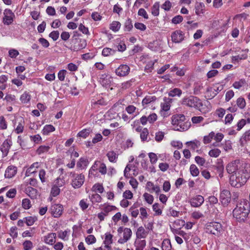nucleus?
<instances>
[{
    "label": "nucleus",
    "instance_id": "864d4df0",
    "mask_svg": "<svg viewBox=\"0 0 250 250\" xmlns=\"http://www.w3.org/2000/svg\"><path fill=\"white\" fill-rule=\"evenodd\" d=\"M151 13L154 16H157L159 14V4L155 2L152 7Z\"/></svg>",
    "mask_w": 250,
    "mask_h": 250
},
{
    "label": "nucleus",
    "instance_id": "ea45409f",
    "mask_svg": "<svg viewBox=\"0 0 250 250\" xmlns=\"http://www.w3.org/2000/svg\"><path fill=\"white\" fill-rule=\"evenodd\" d=\"M133 28V23L132 20L130 18H127L124 24V30L125 31H130Z\"/></svg>",
    "mask_w": 250,
    "mask_h": 250
},
{
    "label": "nucleus",
    "instance_id": "5fc2aeb1",
    "mask_svg": "<svg viewBox=\"0 0 250 250\" xmlns=\"http://www.w3.org/2000/svg\"><path fill=\"white\" fill-rule=\"evenodd\" d=\"M39 176L42 183H44L46 181L47 176L45 170L43 169H41L39 171Z\"/></svg>",
    "mask_w": 250,
    "mask_h": 250
},
{
    "label": "nucleus",
    "instance_id": "f03ea898",
    "mask_svg": "<svg viewBox=\"0 0 250 250\" xmlns=\"http://www.w3.org/2000/svg\"><path fill=\"white\" fill-rule=\"evenodd\" d=\"M249 177L250 174L247 170H240L230 176L229 183L232 187L239 188L246 183Z\"/></svg>",
    "mask_w": 250,
    "mask_h": 250
},
{
    "label": "nucleus",
    "instance_id": "6ab92c4d",
    "mask_svg": "<svg viewBox=\"0 0 250 250\" xmlns=\"http://www.w3.org/2000/svg\"><path fill=\"white\" fill-rule=\"evenodd\" d=\"M147 46L150 50L154 52L161 51L162 49L161 43L157 40L150 42Z\"/></svg>",
    "mask_w": 250,
    "mask_h": 250
},
{
    "label": "nucleus",
    "instance_id": "f704fd0d",
    "mask_svg": "<svg viewBox=\"0 0 250 250\" xmlns=\"http://www.w3.org/2000/svg\"><path fill=\"white\" fill-rule=\"evenodd\" d=\"M116 52V50L108 47H105L102 50V55L104 57H108L114 55Z\"/></svg>",
    "mask_w": 250,
    "mask_h": 250
},
{
    "label": "nucleus",
    "instance_id": "7ed1b4c3",
    "mask_svg": "<svg viewBox=\"0 0 250 250\" xmlns=\"http://www.w3.org/2000/svg\"><path fill=\"white\" fill-rule=\"evenodd\" d=\"M206 232L217 237L221 236L224 232V228L221 223L218 222H211L206 225Z\"/></svg>",
    "mask_w": 250,
    "mask_h": 250
},
{
    "label": "nucleus",
    "instance_id": "13d9d810",
    "mask_svg": "<svg viewBox=\"0 0 250 250\" xmlns=\"http://www.w3.org/2000/svg\"><path fill=\"white\" fill-rule=\"evenodd\" d=\"M68 231L67 230H64V231L61 230L58 232V236L60 238H61V239H62L64 241L67 240L68 239Z\"/></svg>",
    "mask_w": 250,
    "mask_h": 250
},
{
    "label": "nucleus",
    "instance_id": "a211bd4d",
    "mask_svg": "<svg viewBox=\"0 0 250 250\" xmlns=\"http://www.w3.org/2000/svg\"><path fill=\"white\" fill-rule=\"evenodd\" d=\"M12 145V142L10 140L6 139L4 141L0 147V150L4 156H7Z\"/></svg>",
    "mask_w": 250,
    "mask_h": 250
},
{
    "label": "nucleus",
    "instance_id": "9d476101",
    "mask_svg": "<svg viewBox=\"0 0 250 250\" xmlns=\"http://www.w3.org/2000/svg\"><path fill=\"white\" fill-rule=\"evenodd\" d=\"M4 17L2 19V22L4 24L9 25L12 23L15 18V14L9 9H6L3 12Z\"/></svg>",
    "mask_w": 250,
    "mask_h": 250
},
{
    "label": "nucleus",
    "instance_id": "bf43d9fd",
    "mask_svg": "<svg viewBox=\"0 0 250 250\" xmlns=\"http://www.w3.org/2000/svg\"><path fill=\"white\" fill-rule=\"evenodd\" d=\"M236 104L240 108L243 109L246 106L245 99L242 97L238 98L236 101Z\"/></svg>",
    "mask_w": 250,
    "mask_h": 250
},
{
    "label": "nucleus",
    "instance_id": "680f3d73",
    "mask_svg": "<svg viewBox=\"0 0 250 250\" xmlns=\"http://www.w3.org/2000/svg\"><path fill=\"white\" fill-rule=\"evenodd\" d=\"M54 126H44L42 131L44 135H48L49 133L55 130Z\"/></svg>",
    "mask_w": 250,
    "mask_h": 250
},
{
    "label": "nucleus",
    "instance_id": "09e8293b",
    "mask_svg": "<svg viewBox=\"0 0 250 250\" xmlns=\"http://www.w3.org/2000/svg\"><path fill=\"white\" fill-rule=\"evenodd\" d=\"M189 170L190 174L193 177H196L199 174V169L195 165H191L190 166Z\"/></svg>",
    "mask_w": 250,
    "mask_h": 250
},
{
    "label": "nucleus",
    "instance_id": "6e6552de",
    "mask_svg": "<svg viewBox=\"0 0 250 250\" xmlns=\"http://www.w3.org/2000/svg\"><path fill=\"white\" fill-rule=\"evenodd\" d=\"M87 45L85 40L83 39H71V46L69 49L73 51L77 52L85 48Z\"/></svg>",
    "mask_w": 250,
    "mask_h": 250
},
{
    "label": "nucleus",
    "instance_id": "39448f33",
    "mask_svg": "<svg viewBox=\"0 0 250 250\" xmlns=\"http://www.w3.org/2000/svg\"><path fill=\"white\" fill-rule=\"evenodd\" d=\"M117 232L120 237L118 242L121 244H123L130 240L132 234V230L130 228L123 227H120L117 229Z\"/></svg>",
    "mask_w": 250,
    "mask_h": 250
},
{
    "label": "nucleus",
    "instance_id": "c9c22d12",
    "mask_svg": "<svg viewBox=\"0 0 250 250\" xmlns=\"http://www.w3.org/2000/svg\"><path fill=\"white\" fill-rule=\"evenodd\" d=\"M135 79H131L130 80L125 82L121 83V88L123 90H125L130 87L132 84L135 82Z\"/></svg>",
    "mask_w": 250,
    "mask_h": 250
},
{
    "label": "nucleus",
    "instance_id": "49530a36",
    "mask_svg": "<svg viewBox=\"0 0 250 250\" xmlns=\"http://www.w3.org/2000/svg\"><path fill=\"white\" fill-rule=\"evenodd\" d=\"M26 225L28 226L33 225L37 221V217L36 216H28L24 218Z\"/></svg>",
    "mask_w": 250,
    "mask_h": 250
},
{
    "label": "nucleus",
    "instance_id": "052dcab7",
    "mask_svg": "<svg viewBox=\"0 0 250 250\" xmlns=\"http://www.w3.org/2000/svg\"><path fill=\"white\" fill-rule=\"evenodd\" d=\"M143 196L144 197L145 201L147 203H148L149 204H152L153 200H154V198L152 195H151L148 193H145L143 194Z\"/></svg>",
    "mask_w": 250,
    "mask_h": 250
},
{
    "label": "nucleus",
    "instance_id": "8fccbe9b",
    "mask_svg": "<svg viewBox=\"0 0 250 250\" xmlns=\"http://www.w3.org/2000/svg\"><path fill=\"white\" fill-rule=\"evenodd\" d=\"M112 238L113 235L111 234L110 233H106L105 234V238L104 241V244H107L110 246L113 242Z\"/></svg>",
    "mask_w": 250,
    "mask_h": 250
},
{
    "label": "nucleus",
    "instance_id": "79ce46f5",
    "mask_svg": "<svg viewBox=\"0 0 250 250\" xmlns=\"http://www.w3.org/2000/svg\"><path fill=\"white\" fill-rule=\"evenodd\" d=\"M121 24L119 21H113L110 25L109 28L114 32L118 31L121 27Z\"/></svg>",
    "mask_w": 250,
    "mask_h": 250
},
{
    "label": "nucleus",
    "instance_id": "6e6d98bb",
    "mask_svg": "<svg viewBox=\"0 0 250 250\" xmlns=\"http://www.w3.org/2000/svg\"><path fill=\"white\" fill-rule=\"evenodd\" d=\"M156 99L155 96H147L143 99L142 103L143 105H146Z\"/></svg>",
    "mask_w": 250,
    "mask_h": 250
},
{
    "label": "nucleus",
    "instance_id": "3c124183",
    "mask_svg": "<svg viewBox=\"0 0 250 250\" xmlns=\"http://www.w3.org/2000/svg\"><path fill=\"white\" fill-rule=\"evenodd\" d=\"M134 245L135 248L144 249L146 246V241L145 240H136L135 241Z\"/></svg>",
    "mask_w": 250,
    "mask_h": 250
},
{
    "label": "nucleus",
    "instance_id": "774afa93",
    "mask_svg": "<svg viewBox=\"0 0 250 250\" xmlns=\"http://www.w3.org/2000/svg\"><path fill=\"white\" fill-rule=\"evenodd\" d=\"M22 245L24 250H30L33 247L32 242L29 240L24 241Z\"/></svg>",
    "mask_w": 250,
    "mask_h": 250
},
{
    "label": "nucleus",
    "instance_id": "ddd939ff",
    "mask_svg": "<svg viewBox=\"0 0 250 250\" xmlns=\"http://www.w3.org/2000/svg\"><path fill=\"white\" fill-rule=\"evenodd\" d=\"M130 68L127 64H122L115 69V74L119 77L127 76L130 72Z\"/></svg>",
    "mask_w": 250,
    "mask_h": 250
},
{
    "label": "nucleus",
    "instance_id": "f257e3e1",
    "mask_svg": "<svg viewBox=\"0 0 250 250\" xmlns=\"http://www.w3.org/2000/svg\"><path fill=\"white\" fill-rule=\"evenodd\" d=\"M250 212V201L241 199L233 210V216L238 222H244Z\"/></svg>",
    "mask_w": 250,
    "mask_h": 250
},
{
    "label": "nucleus",
    "instance_id": "4be33fe9",
    "mask_svg": "<svg viewBox=\"0 0 250 250\" xmlns=\"http://www.w3.org/2000/svg\"><path fill=\"white\" fill-rule=\"evenodd\" d=\"M17 167L13 166H10L6 168L4 176L5 178H11L14 176L17 173Z\"/></svg>",
    "mask_w": 250,
    "mask_h": 250
},
{
    "label": "nucleus",
    "instance_id": "cd10ccee",
    "mask_svg": "<svg viewBox=\"0 0 250 250\" xmlns=\"http://www.w3.org/2000/svg\"><path fill=\"white\" fill-rule=\"evenodd\" d=\"M223 89V85H221L216 88L213 89V91H212L211 87H208L207 89V92H210V95L208 96L210 97V99H212L214 98L219 92H220Z\"/></svg>",
    "mask_w": 250,
    "mask_h": 250
},
{
    "label": "nucleus",
    "instance_id": "aec40b11",
    "mask_svg": "<svg viewBox=\"0 0 250 250\" xmlns=\"http://www.w3.org/2000/svg\"><path fill=\"white\" fill-rule=\"evenodd\" d=\"M57 182L58 186H54L51 188V193L54 197L57 196L60 193V189L59 187H62L63 184V182L62 179L60 178L57 179Z\"/></svg>",
    "mask_w": 250,
    "mask_h": 250
},
{
    "label": "nucleus",
    "instance_id": "473e14b6",
    "mask_svg": "<svg viewBox=\"0 0 250 250\" xmlns=\"http://www.w3.org/2000/svg\"><path fill=\"white\" fill-rule=\"evenodd\" d=\"M89 198L93 204L101 203L102 200V197L98 193L89 195Z\"/></svg>",
    "mask_w": 250,
    "mask_h": 250
},
{
    "label": "nucleus",
    "instance_id": "a19ab883",
    "mask_svg": "<svg viewBox=\"0 0 250 250\" xmlns=\"http://www.w3.org/2000/svg\"><path fill=\"white\" fill-rule=\"evenodd\" d=\"M171 245L170 241L169 239H164L162 244V250H171Z\"/></svg>",
    "mask_w": 250,
    "mask_h": 250
},
{
    "label": "nucleus",
    "instance_id": "b1692460",
    "mask_svg": "<svg viewBox=\"0 0 250 250\" xmlns=\"http://www.w3.org/2000/svg\"><path fill=\"white\" fill-rule=\"evenodd\" d=\"M18 143L23 149H27L31 148L33 146L30 144L27 140L22 139L21 136L18 137Z\"/></svg>",
    "mask_w": 250,
    "mask_h": 250
},
{
    "label": "nucleus",
    "instance_id": "5701e85b",
    "mask_svg": "<svg viewBox=\"0 0 250 250\" xmlns=\"http://www.w3.org/2000/svg\"><path fill=\"white\" fill-rule=\"evenodd\" d=\"M250 141V130L246 131L240 139V145L242 147H246Z\"/></svg>",
    "mask_w": 250,
    "mask_h": 250
},
{
    "label": "nucleus",
    "instance_id": "4d7b16f0",
    "mask_svg": "<svg viewBox=\"0 0 250 250\" xmlns=\"http://www.w3.org/2000/svg\"><path fill=\"white\" fill-rule=\"evenodd\" d=\"M221 153V150L218 148H214L210 150L208 152V155L211 157L216 158L218 157Z\"/></svg>",
    "mask_w": 250,
    "mask_h": 250
},
{
    "label": "nucleus",
    "instance_id": "423d86ee",
    "mask_svg": "<svg viewBox=\"0 0 250 250\" xmlns=\"http://www.w3.org/2000/svg\"><path fill=\"white\" fill-rule=\"evenodd\" d=\"M226 170L230 175L234 173H238L240 170H246L239 160H235L229 163L226 166Z\"/></svg>",
    "mask_w": 250,
    "mask_h": 250
},
{
    "label": "nucleus",
    "instance_id": "20e7f679",
    "mask_svg": "<svg viewBox=\"0 0 250 250\" xmlns=\"http://www.w3.org/2000/svg\"><path fill=\"white\" fill-rule=\"evenodd\" d=\"M182 104L190 107H194L196 109L201 110L203 104L200 99L197 97L190 96L184 97L182 101Z\"/></svg>",
    "mask_w": 250,
    "mask_h": 250
},
{
    "label": "nucleus",
    "instance_id": "c756f323",
    "mask_svg": "<svg viewBox=\"0 0 250 250\" xmlns=\"http://www.w3.org/2000/svg\"><path fill=\"white\" fill-rule=\"evenodd\" d=\"M106 155L110 162L114 163L117 162L118 158V154L115 151L113 150L109 151L106 153Z\"/></svg>",
    "mask_w": 250,
    "mask_h": 250
},
{
    "label": "nucleus",
    "instance_id": "f3484780",
    "mask_svg": "<svg viewBox=\"0 0 250 250\" xmlns=\"http://www.w3.org/2000/svg\"><path fill=\"white\" fill-rule=\"evenodd\" d=\"M56 237L57 234L56 233H49L43 237V241L46 244L53 245L56 242Z\"/></svg>",
    "mask_w": 250,
    "mask_h": 250
},
{
    "label": "nucleus",
    "instance_id": "603ef678",
    "mask_svg": "<svg viewBox=\"0 0 250 250\" xmlns=\"http://www.w3.org/2000/svg\"><path fill=\"white\" fill-rule=\"evenodd\" d=\"M246 83V81L244 79H241L239 81H236L233 83V87L239 89Z\"/></svg>",
    "mask_w": 250,
    "mask_h": 250
},
{
    "label": "nucleus",
    "instance_id": "a18cd8bd",
    "mask_svg": "<svg viewBox=\"0 0 250 250\" xmlns=\"http://www.w3.org/2000/svg\"><path fill=\"white\" fill-rule=\"evenodd\" d=\"M89 204L87 199H82L79 202V206L81 209L83 211L89 207Z\"/></svg>",
    "mask_w": 250,
    "mask_h": 250
},
{
    "label": "nucleus",
    "instance_id": "1a4fd4ad",
    "mask_svg": "<svg viewBox=\"0 0 250 250\" xmlns=\"http://www.w3.org/2000/svg\"><path fill=\"white\" fill-rule=\"evenodd\" d=\"M171 123L172 125H184L188 123L191 125L189 117H186L183 114L173 115L171 117Z\"/></svg>",
    "mask_w": 250,
    "mask_h": 250
},
{
    "label": "nucleus",
    "instance_id": "0eeeda50",
    "mask_svg": "<svg viewBox=\"0 0 250 250\" xmlns=\"http://www.w3.org/2000/svg\"><path fill=\"white\" fill-rule=\"evenodd\" d=\"M70 176L71 178V186L74 188H81L84 182L85 177L82 173L78 174L71 172Z\"/></svg>",
    "mask_w": 250,
    "mask_h": 250
},
{
    "label": "nucleus",
    "instance_id": "58836bf2",
    "mask_svg": "<svg viewBox=\"0 0 250 250\" xmlns=\"http://www.w3.org/2000/svg\"><path fill=\"white\" fill-rule=\"evenodd\" d=\"M182 94V91L178 88H175L169 91L168 92V96L169 97H175L177 96L178 97H180Z\"/></svg>",
    "mask_w": 250,
    "mask_h": 250
},
{
    "label": "nucleus",
    "instance_id": "4468645a",
    "mask_svg": "<svg viewBox=\"0 0 250 250\" xmlns=\"http://www.w3.org/2000/svg\"><path fill=\"white\" fill-rule=\"evenodd\" d=\"M63 210L62 205L58 204L52 205L49 211L54 217L58 218L62 215Z\"/></svg>",
    "mask_w": 250,
    "mask_h": 250
},
{
    "label": "nucleus",
    "instance_id": "c85d7f7f",
    "mask_svg": "<svg viewBox=\"0 0 250 250\" xmlns=\"http://www.w3.org/2000/svg\"><path fill=\"white\" fill-rule=\"evenodd\" d=\"M8 80V76L1 75L0 76V90H4L7 87L6 83Z\"/></svg>",
    "mask_w": 250,
    "mask_h": 250
},
{
    "label": "nucleus",
    "instance_id": "2eb2a0df",
    "mask_svg": "<svg viewBox=\"0 0 250 250\" xmlns=\"http://www.w3.org/2000/svg\"><path fill=\"white\" fill-rule=\"evenodd\" d=\"M157 119V116L155 113H153L148 115V117L143 116L140 119V122L145 125L147 123L150 124H153Z\"/></svg>",
    "mask_w": 250,
    "mask_h": 250
},
{
    "label": "nucleus",
    "instance_id": "4c0bfd02",
    "mask_svg": "<svg viewBox=\"0 0 250 250\" xmlns=\"http://www.w3.org/2000/svg\"><path fill=\"white\" fill-rule=\"evenodd\" d=\"M186 145L190 147V148L195 150L196 149L198 148L200 145V143L199 141L195 140L193 141H190L186 143Z\"/></svg>",
    "mask_w": 250,
    "mask_h": 250
},
{
    "label": "nucleus",
    "instance_id": "69168bd1",
    "mask_svg": "<svg viewBox=\"0 0 250 250\" xmlns=\"http://www.w3.org/2000/svg\"><path fill=\"white\" fill-rule=\"evenodd\" d=\"M31 141L34 143L35 144H39L42 141V138L39 134H37L30 136Z\"/></svg>",
    "mask_w": 250,
    "mask_h": 250
},
{
    "label": "nucleus",
    "instance_id": "de8ad7c7",
    "mask_svg": "<svg viewBox=\"0 0 250 250\" xmlns=\"http://www.w3.org/2000/svg\"><path fill=\"white\" fill-rule=\"evenodd\" d=\"M92 190L95 192H99L100 193H102L104 191V188L101 184L97 183L93 186Z\"/></svg>",
    "mask_w": 250,
    "mask_h": 250
},
{
    "label": "nucleus",
    "instance_id": "7c9ffc66",
    "mask_svg": "<svg viewBox=\"0 0 250 250\" xmlns=\"http://www.w3.org/2000/svg\"><path fill=\"white\" fill-rule=\"evenodd\" d=\"M101 206L103 207L102 208L103 211L106 216L108 215L110 212L118 209L115 206L104 204L101 205Z\"/></svg>",
    "mask_w": 250,
    "mask_h": 250
},
{
    "label": "nucleus",
    "instance_id": "412c9836",
    "mask_svg": "<svg viewBox=\"0 0 250 250\" xmlns=\"http://www.w3.org/2000/svg\"><path fill=\"white\" fill-rule=\"evenodd\" d=\"M146 188L150 192H155L157 195L159 194L161 191L160 188L159 186L155 185L151 182H148L146 185Z\"/></svg>",
    "mask_w": 250,
    "mask_h": 250
},
{
    "label": "nucleus",
    "instance_id": "a878e982",
    "mask_svg": "<svg viewBox=\"0 0 250 250\" xmlns=\"http://www.w3.org/2000/svg\"><path fill=\"white\" fill-rule=\"evenodd\" d=\"M39 166V163H34L28 168L27 169L25 172V176L28 177L29 176L30 174L35 173L36 172V168H38Z\"/></svg>",
    "mask_w": 250,
    "mask_h": 250
},
{
    "label": "nucleus",
    "instance_id": "bb28decb",
    "mask_svg": "<svg viewBox=\"0 0 250 250\" xmlns=\"http://www.w3.org/2000/svg\"><path fill=\"white\" fill-rule=\"evenodd\" d=\"M136 234V237L138 239L145 238L148 232L146 231L143 227L141 226L137 229Z\"/></svg>",
    "mask_w": 250,
    "mask_h": 250
},
{
    "label": "nucleus",
    "instance_id": "37998d69",
    "mask_svg": "<svg viewBox=\"0 0 250 250\" xmlns=\"http://www.w3.org/2000/svg\"><path fill=\"white\" fill-rule=\"evenodd\" d=\"M50 147L48 146H41L39 147L37 149L36 153L38 155H41L42 154L47 152Z\"/></svg>",
    "mask_w": 250,
    "mask_h": 250
},
{
    "label": "nucleus",
    "instance_id": "f8f14e48",
    "mask_svg": "<svg viewBox=\"0 0 250 250\" xmlns=\"http://www.w3.org/2000/svg\"><path fill=\"white\" fill-rule=\"evenodd\" d=\"M171 38L172 42L175 43H179L185 39V33L180 30H177L171 33Z\"/></svg>",
    "mask_w": 250,
    "mask_h": 250
},
{
    "label": "nucleus",
    "instance_id": "0e129e2a",
    "mask_svg": "<svg viewBox=\"0 0 250 250\" xmlns=\"http://www.w3.org/2000/svg\"><path fill=\"white\" fill-rule=\"evenodd\" d=\"M85 242L88 245L93 244L96 242V238L93 235L90 234L85 238Z\"/></svg>",
    "mask_w": 250,
    "mask_h": 250
},
{
    "label": "nucleus",
    "instance_id": "338daca9",
    "mask_svg": "<svg viewBox=\"0 0 250 250\" xmlns=\"http://www.w3.org/2000/svg\"><path fill=\"white\" fill-rule=\"evenodd\" d=\"M22 206L25 209L30 208L31 207L30 200L27 198L23 199L22 201Z\"/></svg>",
    "mask_w": 250,
    "mask_h": 250
},
{
    "label": "nucleus",
    "instance_id": "e2e57ef3",
    "mask_svg": "<svg viewBox=\"0 0 250 250\" xmlns=\"http://www.w3.org/2000/svg\"><path fill=\"white\" fill-rule=\"evenodd\" d=\"M215 169L216 170L217 173L218 174V176L222 178L224 175V167L223 165H219L218 166H216L215 167Z\"/></svg>",
    "mask_w": 250,
    "mask_h": 250
},
{
    "label": "nucleus",
    "instance_id": "c03bdc74",
    "mask_svg": "<svg viewBox=\"0 0 250 250\" xmlns=\"http://www.w3.org/2000/svg\"><path fill=\"white\" fill-rule=\"evenodd\" d=\"M111 78L107 76H106L105 77L103 78L101 80V83L102 85L105 88H109L111 84Z\"/></svg>",
    "mask_w": 250,
    "mask_h": 250
},
{
    "label": "nucleus",
    "instance_id": "72a5a7b5",
    "mask_svg": "<svg viewBox=\"0 0 250 250\" xmlns=\"http://www.w3.org/2000/svg\"><path fill=\"white\" fill-rule=\"evenodd\" d=\"M31 96L29 93L25 91L20 97V101L22 104H26L30 102Z\"/></svg>",
    "mask_w": 250,
    "mask_h": 250
},
{
    "label": "nucleus",
    "instance_id": "dca6fc26",
    "mask_svg": "<svg viewBox=\"0 0 250 250\" xmlns=\"http://www.w3.org/2000/svg\"><path fill=\"white\" fill-rule=\"evenodd\" d=\"M204 202V197L201 195H197L191 198L190 204L192 207H199L203 204Z\"/></svg>",
    "mask_w": 250,
    "mask_h": 250
},
{
    "label": "nucleus",
    "instance_id": "e433bc0d",
    "mask_svg": "<svg viewBox=\"0 0 250 250\" xmlns=\"http://www.w3.org/2000/svg\"><path fill=\"white\" fill-rule=\"evenodd\" d=\"M204 4L203 2L197 3L195 5V13L197 15H200L204 13Z\"/></svg>",
    "mask_w": 250,
    "mask_h": 250
},
{
    "label": "nucleus",
    "instance_id": "2f4dec72",
    "mask_svg": "<svg viewBox=\"0 0 250 250\" xmlns=\"http://www.w3.org/2000/svg\"><path fill=\"white\" fill-rule=\"evenodd\" d=\"M88 161L86 158L82 157L77 162V167L81 169H83L86 168L88 166Z\"/></svg>",
    "mask_w": 250,
    "mask_h": 250
},
{
    "label": "nucleus",
    "instance_id": "393cba45",
    "mask_svg": "<svg viewBox=\"0 0 250 250\" xmlns=\"http://www.w3.org/2000/svg\"><path fill=\"white\" fill-rule=\"evenodd\" d=\"M26 193L31 198H36L38 195V191L36 189L31 187H27L25 189Z\"/></svg>",
    "mask_w": 250,
    "mask_h": 250
},
{
    "label": "nucleus",
    "instance_id": "9b49d317",
    "mask_svg": "<svg viewBox=\"0 0 250 250\" xmlns=\"http://www.w3.org/2000/svg\"><path fill=\"white\" fill-rule=\"evenodd\" d=\"M231 200V194L227 189L222 190L220 194V201L224 206H227Z\"/></svg>",
    "mask_w": 250,
    "mask_h": 250
}]
</instances>
